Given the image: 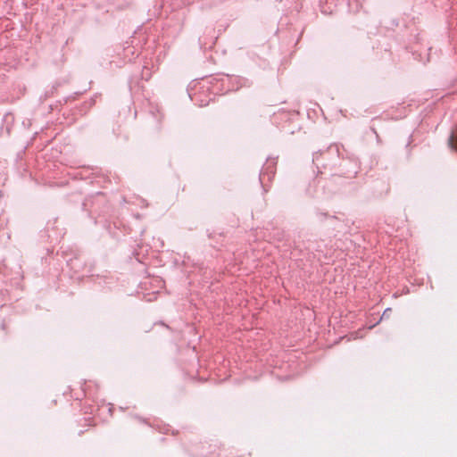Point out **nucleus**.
Wrapping results in <instances>:
<instances>
[{"label":"nucleus","instance_id":"nucleus-3","mask_svg":"<svg viewBox=\"0 0 457 457\" xmlns=\"http://www.w3.org/2000/svg\"><path fill=\"white\" fill-rule=\"evenodd\" d=\"M391 311H392V310H391V308H386V309L384 311V312H383V314H382L381 319H383V318H385V317H388V316H389V314H390V312H391Z\"/></svg>","mask_w":457,"mask_h":457},{"label":"nucleus","instance_id":"nucleus-1","mask_svg":"<svg viewBox=\"0 0 457 457\" xmlns=\"http://www.w3.org/2000/svg\"><path fill=\"white\" fill-rule=\"evenodd\" d=\"M187 95L195 104L205 106L212 100L210 87H187Z\"/></svg>","mask_w":457,"mask_h":457},{"label":"nucleus","instance_id":"nucleus-2","mask_svg":"<svg viewBox=\"0 0 457 457\" xmlns=\"http://www.w3.org/2000/svg\"><path fill=\"white\" fill-rule=\"evenodd\" d=\"M448 144L451 148L457 150V129L451 133Z\"/></svg>","mask_w":457,"mask_h":457}]
</instances>
